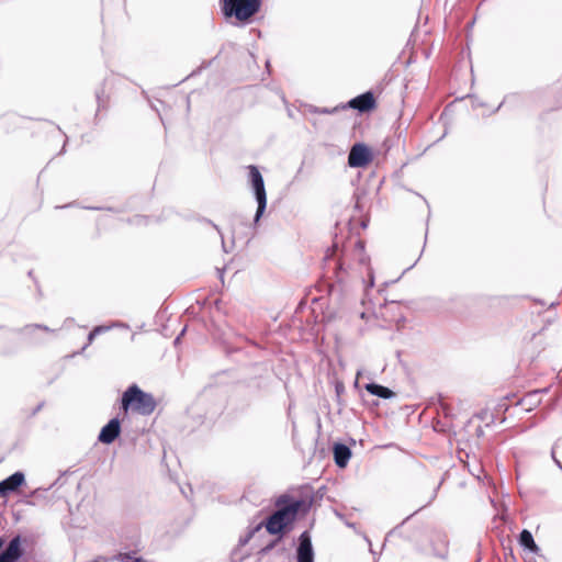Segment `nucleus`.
Masks as SVG:
<instances>
[{
	"mask_svg": "<svg viewBox=\"0 0 562 562\" xmlns=\"http://www.w3.org/2000/svg\"><path fill=\"white\" fill-rule=\"evenodd\" d=\"M121 404L125 414L132 412L143 416L151 415L157 407L153 394L144 392L136 384L126 389L122 395Z\"/></svg>",
	"mask_w": 562,
	"mask_h": 562,
	"instance_id": "2",
	"label": "nucleus"
},
{
	"mask_svg": "<svg viewBox=\"0 0 562 562\" xmlns=\"http://www.w3.org/2000/svg\"><path fill=\"white\" fill-rule=\"evenodd\" d=\"M248 170H249L250 181L252 183L255 194L257 198V202H258L257 217H259L262 214V212L265 211L266 204H267L265 182H263V178H262L260 171L258 170V168L256 166H252V165L249 166Z\"/></svg>",
	"mask_w": 562,
	"mask_h": 562,
	"instance_id": "4",
	"label": "nucleus"
},
{
	"mask_svg": "<svg viewBox=\"0 0 562 562\" xmlns=\"http://www.w3.org/2000/svg\"><path fill=\"white\" fill-rule=\"evenodd\" d=\"M348 106L361 113L370 112L376 108V100L372 92L362 93L348 102Z\"/></svg>",
	"mask_w": 562,
	"mask_h": 562,
	"instance_id": "6",
	"label": "nucleus"
},
{
	"mask_svg": "<svg viewBox=\"0 0 562 562\" xmlns=\"http://www.w3.org/2000/svg\"><path fill=\"white\" fill-rule=\"evenodd\" d=\"M101 331V328L100 327H95L92 331H90L89 334V341L91 342L95 335L99 334Z\"/></svg>",
	"mask_w": 562,
	"mask_h": 562,
	"instance_id": "17",
	"label": "nucleus"
},
{
	"mask_svg": "<svg viewBox=\"0 0 562 562\" xmlns=\"http://www.w3.org/2000/svg\"><path fill=\"white\" fill-rule=\"evenodd\" d=\"M372 159L370 148L362 143H357L349 151L348 165L352 168H362L371 164Z\"/></svg>",
	"mask_w": 562,
	"mask_h": 562,
	"instance_id": "5",
	"label": "nucleus"
},
{
	"mask_svg": "<svg viewBox=\"0 0 562 562\" xmlns=\"http://www.w3.org/2000/svg\"><path fill=\"white\" fill-rule=\"evenodd\" d=\"M2 546H3V540L0 539V549L2 548Z\"/></svg>",
	"mask_w": 562,
	"mask_h": 562,
	"instance_id": "20",
	"label": "nucleus"
},
{
	"mask_svg": "<svg viewBox=\"0 0 562 562\" xmlns=\"http://www.w3.org/2000/svg\"><path fill=\"white\" fill-rule=\"evenodd\" d=\"M449 553V542L445 535L435 533L430 538V554L438 559H446Z\"/></svg>",
	"mask_w": 562,
	"mask_h": 562,
	"instance_id": "8",
	"label": "nucleus"
},
{
	"mask_svg": "<svg viewBox=\"0 0 562 562\" xmlns=\"http://www.w3.org/2000/svg\"><path fill=\"white\" fill-rule=\"evenodd\" d=\"M23 554L21 538L14 537L7 549L0 554V562H16Z\"/></svg>",
	"mask_w": 562,
	"mask_h": 562,
	"instance_id": "10",
	"label": "nucleus"
},
{
	"mask_svg": "<svg viewBox=\"0 0 562 562\" xmlns=\"http://www.w3.org/2000/svg\"><path fill=\"white\" fill-rule=\"evenodd\" d=\"M302 504V501L286 494L279 496L276 501L277 510L263 522L267 532L280 536L288 532L295 522Z\"/></svg>",
	"mask_w": 562,
	"mask_h": 562,
	"instance_id": "1",
	"label": "nucleus"
},
{
	"mask_svg": "<svg viewBox=\"0 0 562 562\" xmlns=\"http://www.w3.org/2000/svg\"><path fill=\"white\" fill-rule=\"evenodd\" d=\"M121 426L119 419H111L100 431L99 441L112 443L120 435Z\"/></svg>",
	"mask_w": 562,
	"mask_h": 562,
	"instance_id": "11",
	"label": "nucleus"
},
{
	"mask_svg": "<svg viewBox=\"0 0 562 562\" xmlns=\"http://www.w3.org/2000/svg\"><path fill=\"white\" fill-rule=\"evenodd\" d=\"M297 562H314L312 540L308 531L302 532L299 538Z\"/></svg>",
	"mask_w": 562,
	"mask_h": 562,
	"instance_id": "7",
	"label": "nucleus"
},
{
	"mask_svg": "<svg viewBox=\"0 0 562 562\" xmlns=\"http://www.w3.org/2000/svg\"><path fill=\"white\" fill-rule=\"evenodd\" d=\"M337 248V244H334L330 248H328L325 255V260H328L331 257H334L336 255Z\"/></svg>",
	"mask_w": 562,
	"mask_h": 562,
	"instance_id": "16",
	"label": "nucleus"
},
{
	"mask_svg": "<svg viewBox=\"0 0 562 562\" xmlns=\"http://www.w3.org/2000/svg\"><path fill=\"white\" fill-rule=\"evenodd\" d=\"M366 390L369 393L376 395L379 397H382V398H390L394 395V392L391 391L389 387H385L383 385L375 384V383L367 384Z\"/></svg>",
	"mask_w": 562,
	"mask_h": 562,
	"instance_id": "14",
	"label": "nucleus"
},
{
	"mask_svg": "<svg viewBox=\"0 0 562 562\" xmlns=\"http://www.w3.org/2000/svg\"><path fill=\"white\" fill-rule=\"evenodd\" d=\"M36 328H38V329H43V330H45V331H49V328H48L47 326L31 325V326H29V327H27V329H30V330H31V329H36Z\"/></svg>",
	"mask_w": 562,
	"mask_h": 562,
	"instance_id": "18",
	"label": "nucleus"
},
{
	"mask_svg": "<svg viewBox=\"0 0 562 562\" xmlns=\"http://www.w3.org/2000/svg\"><path fill=\"white\" fill-rule=\"evenodd\" d=\"M261 0H223L222 11L225 16H235L240 22H246L259 10Z\"/></svg>",
	"mask_w": 562,
	"mask_h": 562,
	"instance_id": "3",
	"label": "nucleus"
},
{
	"mask_svg": "<svg viewBox=\"0 0 562 562\" xmlns=\"http://www.w3.org/2000/svg\"><path fill=\"white\" fill-rule=\"evenodd\" d=\"M336 273H337V278H339V271L342 270V262L341 260H339V262L337 263V267H336Z\"/></svg>",
	"mask_w": 562,
	"mask_h": 562,
	"instance_id": "19",
	"label": "nucleus"
},
{
	"mask_svg": "<svg viewBox=\"0 0 562 562\" xmlns=\"http://www.w3.org/2000/svg\"><path fill=\"white\" fill-rule=\"evenodd\" d=\"M351 457L350 449L342 443H336L334 447V459L338 467L345 468Z\"/></svg>",
	"mask_w": 562,
	"mask_h": 562,
	"instance_id": "12",
	"label": "nucleus"
},
{
	"mask_svg": "<svg viewBox=\"0 0 562 562\" xmlns=\"http://www.w3.org/2000/svg\"><path fill=\"white\" fill-rule=\"evenodd\" d=\"M519 543L527 548L532 553L539 552V547L533 540V537L529 530H522L519 536Z\"/></svg>",
	"mask_w": 562,
	"mask_h": 562,
	"instance_id": "13",
	"label": "nucleus"
},
{
	"mask_svg": "<svg viewBox=\"0 0 562 562\" xmlns=\"http://www.w3.org/2000/svg\"><path fill=\"white\" fill-rule=\"evenodd\" d=\"M25 477L22 472H15L0 482V497H5L9 493L18 491L24 483Z\"/></svg>",
	"mask_w": 562,
	"mask_h": 562,
	"instance_id": "9",
	"label": "nucleus"
},
{
	"mask_svg": "<svg viewBox=\"0 0 562 562\" xmlns=\"http://www.w3.org/2000/svg\"><path fill=\"white\" fill-rule=\"evenodd\" d=\"M553 99H554V102H555V108L554 109L561 108L562 106V86L558 87L553 91Z\"/></svg>",
	"mask_w": 562,
	"mask_h": 562,
	"instance_id": "15",
	"label": "nucleus"
}]
</instances>
